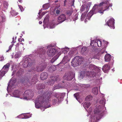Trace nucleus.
Returning <instances> with one entry per match:
<instances>
[{"label": "nucleus", "mask_w": 122, "mask_h": 122, "mask_svg": "<svg viewBox=\"0 0 122 122\" xmlns=\"http://www.w3.org/2000/svg\"><path fill=\"white\" fill-rule=\"evenodd\" d=\"M108 0H104L98 5L95 4L91 10L88 13L87 15H89L91 17L93 14L98 13L101 15H102L104 11L108 9L110 6H112V5L110 4L108 5Z\"/></svg>", "instance_id": "f257e3e1"}, {"label": "nucleus", "mask_w": 122, "mask_h": 122, "mask_svg": "<svg viewBox=\"0 0 122 122\" xmlns=\"http://www.w3.org/2000/svg\"><path fill=\"white\" fill-rule=\"evenodd\" d=\"M52 93L51 92H46L44 93H42L38 97L37 100L39 102H41L42 103L44 102H48L51 101V94Z\"/></svg>", "instance_id": "f03ea898"}, {"label": "nucleus", "mask_w": 122, "mask_h": 122, "mask_svg": "<svg viewBox=\"0 0 122 122\" xmlns=\"http://www.w3.org/2000/svg\"><path fill=\"white\" fill-rule=\"evenodd\" d=\"M104 111L102 110V108L99 105L97 107L94 111V117L97 118H101L104 114Z\"/></svg>", "instance_id": "7ed1b4c3"}, {"label": "nucleus", "mask_w": 122, "mask_h": 122, "mask_svg": "<svg viewBox=\"0 0 122 122\" xmlns=\"http://www.w3.org/2000/svg\"><path fill=\"white\" fill-rule=\"evenodd\" d=\"M81 58L82 57H80L79 56H76L72 60L71 62L72 66L73 67H75L77 66L80 64H81L83 61Z\"/></svg>", "instance_id": "20e7f679"}, {"label": "nucleus", "mask_w": 122, "mask_h": 122, "mask_svg": "<svg viewBox=\"0 0 122 122\" xmlns=\"http://www.w3.org/2000/svg\"><path fill=\"white\" fill-rule=\"evenodd\" d=\"M46 66L45 64L42 63L36 66L35 69V71L37 72L42 71L45 69Z\"/></svg>", "instance_id": "39448f33"}, {"label": "nucleus", "mask_w": 122, "mask_h": 122, "mask_svg": "<svg viewBox=\"0 0 122 122\" xmlns=\"http://www.w3.org/2000/svg\"><path fill=\"white\" fill-rule=\"evenodd\" d=\"M57 94L56 95H57ZM65 93H60L59 95H62V96H57V95L55 97V98H54L53 100H52V102L53 104H55L56 103H57L58 102H59L61 101V98L63 97L65 95Z\"/></svg>", "instance_id": "423d86ee"}, {"label": "nucleus", "mask_w": 122, "mask_h": 122, "mask_svg": "<svg viewBox=\"0 0 122 122\" xmlns=\"http://www.w3.org/2000/svg\"><path fill=\"white\" fill-rule=\"evenodd\" d=\"M24 95L26 96V98L27 97L31 98L33 96L34 93L31 90H27L24 92Z\"/></svg>", "instance_id": "0eeeda50"}, {"label": "nucleus", "mask_w": 122, "mask_h": 122, "mask_svg": "<svg viewBox=\"0 0 122 122\" xmlns=\"http://www.w3.org/2000/svg\"><path fill=\"white\" fill-rule=\"evenodd\" d=\"M114 23V20L112 18H111L107 22L108 25L111 28L113 29H114L115 28Z\"/></svg>", "instance_id": "6e6552de"}, {"label": "nucleus", "mask_w": 122, "mask_h": 122, "mask_svg": "<svg viewBox=\"0 0 122 122\" xmlns=\"http://www.w3.org/2000/svg\"><path fill=\"white\" fill-rule=\"evenodd\" d=\"M65 76H66V79L67 80H71L72 79L75 77V73L74 72H70L66 74Z\"/></svg>", "instance_id": "1a4fd4ad"}, {"label": "nucleus", "mask_w": 122, "mask_h": 122, "mask_svg": "<svg viewBox=\"0 0 122 122\" xmlns=\"http://www.w3.org/2000/svg\"><path fill=\"white\" fill-rule=\"evenodd\" d=\"M32 62L31 61V59L29 58H25L24 63V67H27L28 66H31L32 64Z\"/></svg>", "instance_id": "9d476101"}, {"label": "nucleus", "mask_w": 122, "mask_h": 122, "mask_svg": "<svg viewBox=\"0 0 122 122\" xmlns=\"http://www.w3.org/2000/svg\"><path fill=\"white\" fill-rule=\"evenodd\" d=\"M66 20V15L62 14L58 17L57 21L59 23H62Z\"/></svg>", "instance_id": "9b49d317"}, {"label": "nucleus", "mask_w": 122, "mask_h": 122, "mask_svg": "<svg viewBox=\"0 0 122 122\" xmlns=\"http://www.w3.org/2000/svg\"><path fill=\"white\" fill-rule=\"evenodd\" d=\"M56 50L53 48L48 50L47 52V55L49 56H53L56 52Z\"/></svg>", "instance_id": "f8f14e48"}, {"label": "nucleus", "mask_w": 122, "mask_h": 122, "mask_svg": "<svg viewBox=\"0 0 122 122\" xmlns=\"http://www.w3.org/2000/svg\"><path fill=\"white\" fill-rule=\"evenodd\" d=\"M22 93V92H20L19 90H15L13 92V94L15 97H19Z\"/></svg>", "instance_id": "ddd939ff"}, {"label": "nucleus", "mask_w": 122, "mask_h": 122, "mask_svg": "<svg viewBox=\"0 0 122 122\" xmlns=\"http://www.w3.org/2000/svg\"><path fill=\"white\" fill-rule=\"evenodd\" d=\"M88 52V48L86 47H83L81 51V53L82 55H86Z\"/></svg>", "instance_id": "4468645a"}, {"label": "nucleus", "mask_w": 122, "mask_h": 122, "mask_svg": "<svg viewBox=\"0 0 122 122\" xmlns=\"http://www.w3.org/2000/svg\"><path fill=\"white\" fill-rule=\"evenodd\" d=\"M57 80L56 77V76L53 77V79L49 80L47 82V84L49 85H52Z\"/></svg>", "instance_id": "2eb2a0df"}, {"label": "nucleus", "mask_w": 122, "mask_h": 122, "mask_svg": "<svg viewBox=\"0 0 122 122\" xmlns=\"http://www.w3.org/2000/svg\"><path fill=\"white\" fill-rule=\"evenodd\" d=\"M40 76L42 80H44L47 78L48 74L46 72H43L41 74Z\"/></svg>", "instance_id": "dca6fc26"}, {"label": "nucleus", "mask_w": 122, "mask_h": 122, "mask_svg": "<svg viewBox=\"0 0 122 122\" xmlns=\"http://www.w3.org/2000/svg\"><path fill=\"white\" fill-rule=\"evenodd\" d=\"M110 69V67L107 64H106L105 65L103 66L102 68V70L104 72L107 73Z\"/></svg>", "instance_id": "f3484780"}, {"label": "nucleus", "mask_w": 122, "mask_h": 122, "mask_svg": "<svg viewBox=\"0 0 122 122\" xmlns=\"http://www.w3.org/2000/svg\"><path fill=\"white\" fill-rule=\"evenodd\" d=\"M81 11H85V12H87L88 10V6L86 5H82L81 7Z\"/></svg>", "instance_id": "a211bd4d"}, {"label": "nucleus", "mask_w": 122, "mask_h": 122, "mask_svg": "<svg viewBox=\"0 0 122 122\" xmlns=\"http://www.w3.org/2000/svg\"><path fill=\"white\" fill-rule=\"evenodd\" d=\"M45 88V85L44 84H40L38 85V86L37 87V88L39 90V91H40L41 90V91H40V92H41V94L42 93L41 92V91H42V90H41V89H44ZM38 92L39 94H41L40 93V92L39 91H38Z\"/></svg>", "instance_id": "6ab92c4d"}, {"label": "nucleus", "mask_w": 122, "mask_h": 122, "mask_svg": "<svg viewBox=\"0 0 122 122\" xmlns=\"http://www.w3.org/2000/svg\"><path fill=\"white\" fill-rule=\"evenodd\" d=\"M10 65L9 63H7L3 67L2 69V71H4L7 72L8 70Z\"/></svg>", "instance_id": "aec40b11"}, {"label": "nucleus", "mask_w": 122, "mask_h": 122, "mask_svg": "<svg viewBox=\"0 0 122 122\" xmlns=\"http://www.w3.org/2000/svg\"><path fill=\"white\" fill-rule=\"evenodd\" d=\"M69 61V59H68V56H65L62 59V61L59 64H61L62 63L63 65H65L68 61Z\"/></svg>", "instance_id": "412c9836"}, {"label": "nucleus", "mask_w": 122, "mask_h": 122, "mask_svg": "<svg viewBox=\"0 0 122 122\" xmlns=\"http://www.w3.org/2000/svg\"><path fill=\"white\" fill-rule=\"evenodd\" d=\"M37 79V76L36 75H34L33 76V77L31 80V83H30L31 84H36V81Z\"/></svg>", "instance_id": "4be33fe9"}, {"label": "nucleus", "mask_w": 122, "mask_h": 122, "mask_svg": "<svg viewBox=\"0 0 122 122\" xmlns=\"http://www.w3.org/2000/svg\"><path fill=\"white\" fill-rule=\"evenodd\" d=\"M83 106L84 108L86 109L89 108L91 105V104L90 102H85L83 103Z\"/></svg>", "instance_id": "5701e85b"}, {"label": "nucleus", "mask_w": 122, "mask_h": 122, "mask_svg": "<svg viewBox=\"0 0 122 122\" xmlns=\"http://www.w3.org/2000/svg\"><path fill=\"white\" fill-rule=\"evenodd\" d=\"M111 55L110 54H106L105 57V61H109L111 58Z\"/></svg>", "instance_id": "b1692460"}, {"label": "nucleus", "mask_w": 122, "mask_h": 122, "mask_svg": "<svg viewBox=\"0 0 122 122\" xmlns=\"http://www.w3.org/2000/svg\"><path fill=\"white\" fill-rule=\"evenodd\" d=\"M92 92L94 94L97 95L98 94V89L97 87H95L92 89Z\"/></svg>", "instance_id": "393cba45"}, {"label": "nucleus", "mask_w": 122, "mask_h": 122, "mask_svg": "<svg viewBox=\"0 0 122 122\" xmlns=\"http://www.w3.org/2000/svg\"><path fill=\"white\" fill-rule=\"evenodd\" d=\"M24 40L23 38H19L18 39V41L19 42L16 45V46L17 47H19V45L20 44H22V46H23V44L22 43H21L22 41H24Z\"/></svg>", "instance_id": "a878e982"}, {"label": "nucleus", "mask_w": 122, "mask_h": 122, "mask_svg": "<svg viewBox=\"0 0 122 122\" xmlns=\"http://www.w3.org/2000/svg\"><path fill=\"white\" fill-rule=\"evenodd\" d=\"M56 69V67L54 66H51L49 69V71L50 72H52Z\"/></svg>", "instance_id": "bb28decb"}, {"label": "nucleus", "mask_w": 122, "mask_h": 122, "mask_svg": "<svg viewBox=\"0 0 122 122\" xmlns=\"http://www.w3.org/2000/svg\"><path fill=\"white\" fill-rule=\"evenodd\" d=\"M95 44H97V45L98 47H101L102 46V43L101 41L99 40H96Z\"/></svg>", "instance_id": "cd10ccee"}, {"label": "nucleus", "mask_w": 122, "mask_h": 122, "mask_svg": "<svg viewBox=\"0 0 122 122\" xmlns=\"http://www.w3.org/2000/svg\"><path fill=\"white\" fill-rule=\"evenodd\" d=\"M105 99L104 98H103L100 100L99 102L100 104H102V106L103 107L104 106L105 104Z\"/></svg>", "instance_id": "c85d7f7f"}, {"label": "nucleus", "mask_w": 122, "mask_h": 122, "mask_svg": "<svg viewBox=\"0 0 122 122\" xmlns=\"http://www.w3.org/2000/svg\"><path fill=\"white\" fill-rule=\"evenodd\" d=\"M92 95H89L86 97L85 99L86 101H90L92 100Z\"/></svg>", "instance_id": "c756f323"}, {"label": "nucleus", "mask_w": 122, "mask_h": 122, "mask_svg": "<svg viewBox=\"0 0 122 122\" xmlns=\"http://www.w3.org/2000/svg\"><path fill=\"white\" fill-rule=\"evenodd\" d=\"M6 72L4 71H2V69L1 71H0V78L3 76Z\"/></svg>", "instance_id": "7c9ffc66"}, {"label": "nucleus", "mask_w": 122, "mask_h": 122, "mask_svg": "<svg viewBox=\"0 0 122 122\" xmlns=\"http://www.w3.org/2000/svg\"><path fill=\"white\" fill-rule=\"evenodd\" d=\"M15 42V41L14 40V38L13 37V40L12 41V42H11L12 43V44L11 45H10L9 47V50H7V51L6 52H8L9 50H11V48L14 45V43Z\"/></svg>", "instance_id": "2f4dec72"}, {"label": "nucleus", "mask_w": 122, "mask_h": 122, "mask_svg": "<svg viewBox=\"0 0 122 122\" xmlns=\"http://www.w3.org/2000/svg\"><path fill=\"white\" fill-rule=\"evenodd\" d=\"M11 14L13 16H15L18 14V13L16 12L14 10H12L10 12Z\"/></svg>", "instance_id": "473e14b6"}, {"label": "nucleus", "mask_w": 122, "mask_h": 122, "mask_svg": "<svg viewBox=\"0 0 122 122\" xmlns=\"http://www.w3.org/2000/svg\"><path fill=\"white\" fill-rule=\"evenodd\" d=\"M96 42V40L95 41H92L91 43V45L93 46L94 47H96L97 46V44H95Z\"/></svg>", "instance_id": "72a5a7b5"}, {"label": "nucleus", "mask_w": 122, "mask_h": 122, "mask_svg": "<svg viewBox=\"0 0 122 122\" xmlns=\"http://www.w3.org/2000/svg\"><path fill=\"white\" fill-rule=\"evenodd\" d=\"M4 7L7 9L9 6V4L6 1H4L3 2Z\"/></svg>", "instance_id": "f704fd0d"}, {"label": "nucleus", "mask_w": 122, "mask_h": 122, "mask_svg": "<svg viewBox=\"0 0 122 122\" xmlns=\"http://www.w3.org/2000/svg\"><path fill=\"white\" fill-rule=\"evenodd\" d=\"M79 93H75L74 94V97L76 98V99L78 101L79 97Z\"/></svg>", "instance_id": "c9c22d12"}, {"label": "nucleus", "mask_w": 122, "mask_h": 122, "mask_svg": "<svg viewBox=\"0 0 122 122\" xmlns=\"http://www.w3.org/2000/svg\"><path fill=\"white\" fill-rule=\"evenodd\" d=\"M46 53V51L42 49L41 51V52H40L39 54H40L41 55H44Z\"/></svg>", "instance_id": "e433bc0d"}, {"label": "nucleus", "mask_w": 122, "mask_h": 122, "mask_svg": "<svg viewBox=\"0 0 122 122\" xmlns=\"http://www.w3.org/2000/svg\"><path fill=\"white\" fill-rule=\"evenodd\" d=\"M60 11V10L58 9H57L56 10L54 11L56 15H57L59 14Z\"/></svg>", "instance_id": "4c0bfd02"}, {"label": "nucleus", "mask_w": 122, "mask_h": 122, "mask_svg": "<svg viewBox=\"0 0 122 122\" xmlns=\"http://www.w3.org/2000/svg\"><path fill=\"white\" fill-rule=\"evenodd\" d=\"M43 7L44 10L47 9L48 8V6L47 4H45L43 5Z\"/></svg>", "instance_id": "58836bf2"}, {"label": "nucleus", "mask_w": 122, "mask_h": 122, "mask_svg": "<svg viewBox=\"0 0 122 122\" xmlns=\"http://www.w3.org/2000/svg\"><path fill=\"white\" fill-rule=\"evenodd\" d=\"M56 58V57H54L51 60V62L53 63L57 59Z\"/></svg>", "instance_id": "ea45409f"}, {"label": "nucleus", "mask_w": 122, "mask_h": 122, "mask_svg": "<svg viewBox=\"0 0 122 122\" xmlns=\"http://www.w3.org/2000/svg\"><path fill=\"white\" fill-rule=\"evenodd\" d=\"M66 14L68 15H70L72 13L71 11L70 10L67 11L66 12Z\"/></svg>", "instance_id": "a19ab883"}, {"label": "nucleus", "mask_w": 122, "mask_h": 122, "mask_svg": "<svg viewBox=\"0 0 122 122\" xmlns=\"http://www.w3.org/2000/svg\"><path fill=\"white\" fill-rule=\"evenodd\" d=\"M19 7L21 11H22L24 10V9L23 8V7L22 6L20 5L19 6Z\"/></svg>", "instance_id": "79ce46f5"}, {"label": "nucleus", "mask_w": 122, "mask_h": 122, "mask_svg": "<svg viewBox=\"0 0 122 122\" xmlns=\"http://www.w3.org/2000/svg\"><path fill=\"white\" fill-rule=\"evenodd\" d=\"M35 107L37 108H39L40 107V106L39 105H38L36 102H35Z\"/></svg>", "instance_id": "37998d69"}, {"label": "nucleus", "mask_w": 122, "mask_h": 122, "mask_svg": "<svg viewBox=\"0 0 122 122\" xmlns=\"http://www.w3.org/2000/svg\"><path fill=\"white\" fill-rule=\"evenodd\" d=\"M18 54L17 53H16L15 55V58H17L19 57V56L18 55Z\"/></svg>", "instance_id": "c03bdc74"}, {"label": "nucleus", "mask_w": 122, "mask_h": 122, "mask_svg": "<svg viewBox=\"0 0 122 122\" xmlns=\"http://www.w3.org/2000/svg\"><path fill=\"white\" fill-rule=\"evenodd\" d=\"M67 1V0H65L64 1V6H65L66 5V3Z\"/></svg>", "instance_id": "a18cd8bd"}, {"label": "nucleus", "mask_w": 122, "mask_h": 122, "mask_svg": "<svg viewBox=\"0 0 122 122\" xmlns=\"http://www.w3.org/2000/svg\"><path fill=\"white\" fill-rule=\"evenodd\" d=\"M74 0H73L72 1V5H71V6H74Z\"/></svg>", "instance_id": "49530a36"}, {"label": "nucleus", "mask_w": 122, "mask_h": 122, "mask_svg": "<svg viewBox=\"0 0 122 122\" xmlns=\"http://www.w3.org/2000/svg\"><path fill=\"white\" fill-rule=\"evenodd\" d=\"M45 14L44 12H43L42 13V16L43 15Z\"/></svg>", "instance_id": "de8ad7c7"}, {"label": "nucleus", "mask_w": 122, "mask_h": 122, "mask_svg": "<svg viewBox=\"0 0 122 122\" xmlns=\"http://www.w3.org/2000/svg\"><path fill=\"white\" fill-rule=\"evenodd\" d=\"M42 23V22L41 21H40L39 22V24H41Z\"/></svg>", "instance_id": "09e8293b"}, {"label": "nucleus", "mask_w": 122, "mask_h": 122, "mask_svg": "<svg viewBox=\"0 0 122 122\" xmlns=\"http://www.w3.org/2000/svg\"><path fill=\"white\" fill-rule=\"evenodd\" d=\"M77 19V17L76 16L75 18L74 19V20H76Z\"/></svg>", "instance_id": "8fccbe9b"}, {"label": "nucleus", "mask_w": 122, "mask_h": 122, "mask_svg": "<svg viewBox=\"0 0 122 122\" xmlns=\"http://www.w3.org/2000/svg\"><path fill=\"white\" fill-rule=\"evenodd\" d=\"M41 12H40V11H39V13H38V14H39V15H40V13H41Z\"/></svg>", "instance_id": "3c124183"}, {"label": "nucleus", "mask_w": 122, "mask_h": 122, "mask_svg": "<svg viewBox=\"0 0 122 122\" xmlns=\"http://www.w3.org/2000/svg\"><path fill=\"white\" fill-rule=\"evenodd\" d=\"M92 66H93L92 65H90V67H92Z\"/></svg>", "instance_id": "603ef678"}, {"label": "nucleus", "mask_w": 122, "mask_h": 122, "mask_svg": "<svg viewBox=\"0 0 122 122\" xmlns=\"http://www.w3.org/2000/svg\"><path fill=\"white\" fill-rule=\"evenodd\" d=\"M105 42L106 43V44H108V42Z\"/></svg>", "instance_id": "864d4df0"}, {"label": "nucleus", "mask_w": 122, "mask_h": 122, "mask_svg": "<svg viewBox=\"0 0 122 122\" xmlns=\"http://www.w3.org/2000/svg\"><path fill=\"white\" fill-rule=\"evenodd\" d=\"M87 85V86L89 87L90 86V85L89 84Z\"/></svg>", "instance_id": "5fc2aeb1"}, {"label": "nucleus", "mask_w": 122, "mask_h": 122, "mask_svg": "<svg viewBox=\"0 0 122 122\" xmlns=\"http://www.w3.org/2000/svg\"><path fill=\"white\" fill-rule=\"evenodd\" d=\"M50 26H51V28H53V27H51V25H50Z\"/></svg>", "instance_id": "6e6d98bb"}, {"label": "nucleus", "mask_w": 122, "mask_h": 122, "mask_svg": "<svg viewBox=\"0 0 122 122\" xmlns=\"http://www.w3.org/2000/svg\"><path fill=\"white\" fill-rule=\"evenodd\" d=\"M0 10H1V8H0Z\"/></svg>", "instance_id": "4d7b16f0"}, {"label": "nucleus", "mask_w": 122, "mask_h": 122, "mask_svg": "<svg viewBox=\"0 0 122 122\" xmlns=\"http://www.w3.org/2000/svg\"><path fill=\"white\" fill-rule=\"evenodd\" d=\"M57 1H56V2H57Z\"/></svg>", "instance_id": "13d9d810"}, {"label": "nucleus", "mask_w": 122, "mask_h": 122, "mask_svg": "<svg viewBox=\"0 0 122 122\" xmlns=\"http://www.w3.org/2000/svg\"><path fill=\"white\" fill-rule=\"evenodd\" d=\"M3 21H4H4H3Z\"/></svg>", "instance_id": "bf43d9fd"}, {"label": "nucleus", "mask_w": 122, "mask_h": 122, "mask_svg": "<svg viewBox=\"0 0 122 122\" xmlns=\"http://www.w3.org/2000/svg\"><path fill=\"white\" fill-rule=\"evenodd\" d=\"M16 38V37H15V38Z\"/></svg>", "instance_id": "052dcab7"}, {"label": "nucleus", "mask_w": 122, "mask_h": 122, "mask_svg": "<svg viewBox=\"0 0 122 122\" xmlns=\"http://www.w3.org/2000/svg\"><path fill=\"white\" fill-rule=\"evenodd\" d=\"M2 20H3V18H2Z\"/></svg>", "instance_id": "680f3d73"}]
</instances>
